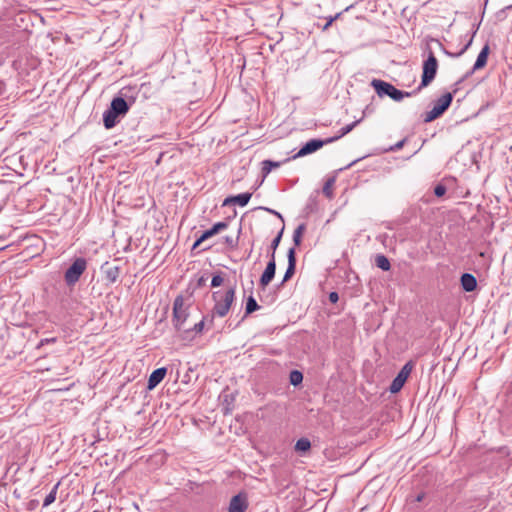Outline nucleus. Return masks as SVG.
Here are the masks:
<instances>
[{"instance_id": "obj_1", "label": "nucleus", "mask_w": 512, "mask_h": 512, "mask_svg": "<svg viewBox=\"0 0 512 512\" xmlns=\"http://www.w3.org/2000/svg\"><path fill=\"white\" fill-rule=\"evenodd\" d=\"M129 111L127 101L122 97H115L110 103L109 108L103 113V123L106 129H112Z\"/></svg>"}, {"instance_id": "obj_2", "label": "nucleus", "mask_w": 512, "mask_h": 512, "mask_svg": "<svg viewBox=\"0 0 512 512\" xmlns=\"http://www.w3.org/2000/svg\"><path fill=\"white\" fill-rule=\"evenodd\" d=\"M235 299V287H230L225 292L216 291L213 293L215 305L213 307V315L224 317L228 314L232 303Z\"/></svg>"}, {"instance_id": "obj_3", "label": "nucleus", "mask_w": 512, "mask_h": 512, "mask_svg": "<svg viewBox=\"0 0 512 512\" xmlns=\"http://www.w3.org/2000/svg\"><path fill=\"white\" fill-rule=\"evenodd\" d=\"M371 86L375 89V91L379 97L388 96L397 102L401 101L405 97H410L416 93V91H413V92L401 91V90L397 89L396 87H394L392 84H390L386 81L380 80V79H373L371 81Z\"/></svg>"}, {"instance_id": "obj_4", "label": "nucleus", "mask_w": 512, "mask_h": 512, "mask_svg": "<svg viewBox=\"0 0 512 512\" xmlns=\"http://www.w3.org/2000/svg\"><path fill=\"white\" fill-rule=\"evenodd\" d=\"M188 307L184 303L183 296L179 295L175 298L173 303V318L172 323L178 332L188 333V328L185 327V322L188 319Z\"/></svg>"}, {"instance_id": "obj_5", "label": "nucleus", "mask_w": 512, "mask_h": 512, "mask_svg": "<svg viewBox=\"0 0 512 512\" xmlns=\"http://www.w3.org/2000/svg\"><path fill=\"white\" fill-rule=\"evenodd\" d=\"M87 260L83 257L76 258L64 273L67 286L73 287L87 269Z\"/></svg>"}, {"instance_id": "obj_6", "label": "nucleus", "mask_w": 512, "mask_h": 512, "mask_svg": "<svg viewBox=\"0 0 512 512\" xmlns=\"http://www.w3.org/2000/svg\"><path fill=\"white\" fill-rule=\"evenodd\" d=\"M438 69V61L433 54V52H429L427 59L423 63V72L422 79L417 91H420L422 88L428 86L435 78Z\"/></svg>"}, {"instance_id": "obj_7", "label": "nucleus", "mask_w": 512, "mask_h": 512, "mask_svg": "<svg viewBox=\"0 0 512 512\" xmlns=\"http://www.w3.org/2000/svg\"><path fill=\"white\" fill-rule=\"evenodd\" d=\"M453 95L451 93H445L439 99H437L433 108L425 114L424 122L429 123L440 117L451 105Z\"/></svg>"}, {"instance_id": "obj_8", "label": "nucleus", "mask_w": 512, "mask_h": 512, "mask_svg": "<svg viewBox=\"0 0 512 512\" xmlns=\"http://www.w3.org/2000/svg\"><path fill=\"white\" fill-rule=\"evenodd\" d=\"M411 371H412V364H411V362H407L402 367V369L399 371L397 376L393 379V381L389 387V390L391 393H397L402 389V387L404 386Z\"/></svg>"}, {"instance_id": "obj_9", "label": "nucleus", "mask_w": 512, "mask_h": 512, "mask_svg": "<svg viewBox=\"0 0 512 512\" xmlns=\"http://www.w3.org/2000/svg\"><path fill=\"white\" fill-rule=\"evenodd\" d=\"M330 142H326L325 140L321 139H311L308 142H306L301 149L297 152V154L294 156V158L297 157H303L308 154H311L318 149L322 148L325 144H329Z\"/></svg>"}, {"instance_id": "obj_10", "label": "nucleus", "mask_w": 512, "mask_h": 512, "mask_svg": "<svg viewBox=\"0 0 512 512\" xmlns=\"http://www.w3.org/2000/svg\"><path fill=\"white\" fill-rule=\"evenodd\" d=\"M276 272V262L273 255H270V261L267 263L265 270L263 271L259 285L265 288L274 278Z\"/></svg>"}, {"instance_id": "obj_11", "label": "nucleus", "mask_w": 512, "mask_h": 512, "mask_svg": "<svg viewBox=\"0 0 512 512\" xmlns=\"http://www.w3.org/2000/svg\"><path fill=\"white\" fill-rule=\"evenodd\" d=\"M248 507L247 498L243 494L232 497L229 504V512H245Z\"/></svg>"}, {"instance_id": "obj_12", "label": "nucleus", "mask_w": 512, "mask_h": 512, "mask_svg": "<svg viewBox=\"0 0 512 512\" xmlns=\"http://www.w3.org/2000/svg\"><path fill=\"white\" fill-rule=\"evenodd\" d=\"M489 51H490L489 45L485 44L484 47L481 49L480 53L478 54L477 59L473 65L472 69L467 73L466 76L472 75L476 70H479L486 65Z\"/></svg>"}, {"instance_id": "obj_13", "label": "nucleus", "mask_w": 512, "mask_h": 512, "mask_svg": "<svg viewBox=\"0 0 512 512\" xmlns=\"http://www.w3.org/2000/svg\"><path fill=\"white\" fill-rule=\"evenodd\" d=\"M102 273L104 275V279L109 283L113 284L115 283L120 275V267L119 266H109L106 262L101 267Z\"/></svg>"}, {"instance_id": "obj_14", "label": "nucleus", "mask_w": 512, "mask_h": 512, "mask_svg": "<svg viewBox=\"0 0 512 512\" xmlns=\"http://www.w3.org/2000/svg\"><path fill=\"white\" fill-rule=\"evenodd\" d=\"M166 373L167 368L165 367L155 369L149 376L147 384L148 390H153L158 384H160L166 376Z\"/></svg>"}, {"instance_id": "obj_15", "label": "nucleus", "mask_w": 512, "mask_h": 512, "mask_svg": "<svg viewBox=\"0 0 512 512\" xmlns=\"http://www.w3.org/2000/svg\"><path fill=\"white\" fill-rule=\"evenodd\" d=\"M288 258V267L286 269V272L284 274L282 283L288 281L295 273L296 269V256H295V248L292 247L288 250L287 253Z\"/></svg>"}, {"instance_id": "obj_16", "label": "nucleus", "mask_w": 512, "mask_h": 512, "mask_svg": "<svg viewBox=\"0 0 512 512\" xmlns=\"http://www.w3.org/2000/svg\"><path fill=\"white\" fill-rule=\"evenodd\" d=\"M460 282H461V286H462L463 290L466 292H472L477 287V280L470 273H464L461 276Z\"/></svg>"}, {"instance_id": "obj_17", "label": "nucleus", "mask_w": 512, "mask_h": 512, "mask_svg": "<svg viewBox=\"0 0 512 512\" xmlns=\"http://www.w3.org/2000/svg\"><path fill=\"white\" fill-rule=\"evenodd\" d=\"M252 194L249 192L241 193L236 196H231L225 199L223 205H227L228 203H236L241 207H244L248 204L249 200L251 199Z\"/></svg>"}, {"instance_id": "obj_18", "label": "nucleus", "mask_w": 512, "mask_h": 512, "mask_svg": "<svg viewBox=\"0 0 512 512\" xmlns=\"http://www.w3.org/2000/svg\"><path fill=\"white\" fill-rule=\"evenodd\" d=\"M228 223L227 222H217L215 223L210 229L204 231L201 234V240H207L208 238L218 234L219 232L227 229Z\"/></svg>"}, {"instance_id": "obj_19", "label": "nucleus", "mask_w": 512, "mask_h": 512, "mask_svg": "<svg viewBox=\"0 0 512 512\" xmlns=\"http://www.w3.org/2000/svg\"><path fill=\"white\" fill-rule=\"evenodd\" d=\"M362 119H359V120H356L344 127H342L338 133V135L336 136H333V137H330V138H327L326 139V142H334V141H337L338 139L342 138L343 136H345L346 134H348L349 132H351L360 122H361Z\"/></svg>"}, {"instance_id": "obj_20", "label": "nucleus", "mask_w": 512, "mask_h": 512, "mask_svg": "<svg viewBox=\"0 0 512 512\" xmlns=\"http://www.w3.org/2000/svg\"><path fill=\"white\" fill-rule=\"evenodd\" d=\"M206 319L207 318L204 317L201 321L195 323L192 328H188L189 332L184 333V337L185 338H193L194 335L201 333L203 331Z\"/></svg>"}, {"instance_id": "obj_21", "label": "nucleus", "mask_w": 512, "mask_h": 512, "mask_svg": "<svg viewBox=\"0 0 512 512\" xmlns=\"http://www.w3.org/2000/svg\"><path fill=\"white\" fill-rule=\"evenodd\" d=\"M375 264L383 271H389L391 268L389 259L382 254L376 256Z\"/></svg>"}, {"instance_id": "obj_22", "label": "nucleus", "mask_w": 512, "mask_h": 512, "mask_svg": "<svg viewBox=\"0 0 512 512\" xmlns=\"http://www.w3.org/2000/svg\"><path fill=\"white\" fill-rule=\"evenodd\" d=\"M311 448V443L307 438H300L295 444V450L298 452H306Z\"/></svg>"}, {"instance_id": "obj_23", "label": "nucleus", "mask_w": 512, "mask_h": 512, "mask_svg": "<svg viewBox=\"0 0 512 512\" xmlns=\"http://www.w3.org/2000/svg\"><path fill=\"white\" fill-rule=\"evenodd\" d=\"M305 224H300L293 232V242L295 246H299L301 244L302 235L305 231Z\"/></svg>"}, {"instance_id": "obj_24", "label": "nucleus", "mask_w": 512, "mask_h": 512, "mask_svg": "<svg viewBox=\"0 0 512 512\" xmlns=\"http://www.w3.org/2000/svg\"><path fill=\"white\" fill-rule=\"evenodd\" d=\"M259 309V305L253 296H249L246 302L245 314H251Z\"/></svg>"}, {"instance_id": "obj_25", "label": "nucleus", "mask_w": 512, "mask_h": 512, "mask_svg": "<svg viewBox=\"0 0 512 512\" xmlns=\"http://www.w3.org/2000/svg\"><path fill=\"white\" fill-rule=\"evenodd\" d=\"M279 166H280L279 162H274L271 160H264L262 162V173L264 176H266L272 171L273 168H276Z\"/></svg>"}, {"instance_id": "obj_26", "label": "nucleus", "mask_w": 512, "mask_h": 512, "mask_svg": "<svg viewBox=\"0 0 512 512\" xmlns=\"http://www.w3.org/2000/svg\"><path fill=\"white\" fill-rule=\"evenodd\" d=\"M58 486H59V483L54 485L52 490L46 495V497L44 499V502H43V506L44 507L49 506L50 504H52L56 500Z\"/></svg>"}, {"instance_id": "obj_27", "label": "nucleus", "mask_w": 512, "mask_h": 512, "mask_svg": "<svg viewBox=\"0 0 512 512\" xmlns=\"http://www.w3.org/2000/svg\"><path fill=\"white\" fill-rule=\"evenodd\" d=\"M289 380L292 385L297 386L302 383L303 374L298 370H293L290 372Z\"/></svg>"}, {"instance_id": "obj_28", "label": "nucleus", "mask_w": 512, "mask_h": 512, "mask_svg": "<svg viewBox=\"0 0 512 512\" xmlns=\"http://www.w3.org/2000/svg\"><path fill=\"white\" fill-rule=\"evenodd\" d=\"M335 183V178H329L323 186V194L331 199L333 197L332 187Z\"/></svg>"}, {"instance_id": "obj_29", "label": "nucleus", "mask_w": 512, "mask_h": 512, "mask_svg": "<svg viewBox=\"0 0 512 512\" xmlns=\"http://www.w3.org/2000/svg\"><path fill=\"white\" fill-rule=\"evenodd\" d=\"M476 32H477V29H475L472 32L469 40L467 41V43L464 45V47L458 53L452 54V53H449V52L446 51V54L449 55V56H452V57H459V56H461L471 46Z\"/></svg>"}, {"instance_id": "obj_30", "label": "nucleus", "mask_w": 512, "mask_h": 512, "mask_svg": "<svg viewBox=\"0 0 512 512\" xmlns=\"http://www.w3.org/2000/svg\"><path fill=\"white\" fill-rule=\"evenodd\" d=\"M283 232H284V225L282 226V228L279 231V233L277 234V236L271 242V245H270V248L272 250L271 255H273L274 257H275V251H276V249L278 248V246L280 244Z\"/></svg>"}, {"instance_id": "obj_31", "label": "nucleus", "mask_w": 512, "mask_h": 512, "mask_svg": "<svg viewBox=\"0 0 512 512\" xmlns=\"http://www.w3.org/2000/svg\"><path fill=\"white\" fill-rule=\"evenodd\" d=\"M445 193H446V187L443 184H438V185L435 186L434 194L437 197H442V196L445 195Z\"/></svg>"}, {"instance_id": "obj_32", "label": "nucleus", "mask_w": 512, "mask_h": 512, "mask_svg": "<svg viewBox=\"0 0 512 512\" xmlns=\"http://www.w3.org/2000/svg\"><path fill=\"white\" fill-rule=\"evenodd\" d=\"M223 283V278L221 275H214L211 280L212 287H218Z\"/></svg>"}, {"instance_id": "obj_33", "label": "nucleus", "mask_w": 512, "mask_h": 512, "mask_svg": "<svg viewBox=\"0 0 512 512\" xmlns=\"http://www.w3.org/2000/svg\"><path fill=\"white\" fill-rule=\"evenodd\" d=\"M56 340L57 339L55 337L41 339L40 342L37 345V348H40V347H42L44 345H47V344L55 343Z\"/></svg>"}, {"instance_id": "obj_34", "label": "nucleus", "mask_w": 512, "mask_h": 512, "mask_svg": "<svg viewBox=\"0 0 512 512\" xmlns=\"http://www.w3.org/2000/svg\"><path fill=\"white\" fill-rule=\"evenodd\" d=\"M340 16V13L336 14L335 16H331L328 21L326 22V24L323 26L322 30L323 31H326L330 26L331 24Z\"/></svg>"}, {"instance_id": "obj_35", "label": "nucleus", "mask_w": 512, "mask_h": 512, "mask_svg": "<svg viewBox=\"0 0 512 512\" xmlns=\"http://www.w3.org/2000/svg\"><path fill=\"white\" fill-rule=\"evenodd\" d=\"M404 143H405V139L397 142L396 144L392 145L388 151H398L400 150L403 146H404Z\"/></svg>"}, {"instance_id": "obj_36", "label": "nucleus", "mask_w": 512, "mask_h": 512, "mask_svg": "<svg viewBox=\"0 0 512 512\" xmlns=\"http://www.w3.org/2000/svg\"><path fill=\"white\" fill-rule=\"evenodd\" d=\"M260 209H263V210H265V211H267L269 213H272L273 215H275L278 218H280L282 222H284V219H283L282 215L279 212H277V211H275L273 209H270V208H266V207H260Z\"/></svg>"}, {"instance_id": "obj_37", "label": "nucleus", "mask_w": 512, "mask_h": 512, "mask_svg": "<svg viewBox=\"0 0 512 512\" xmlns=\"http://www.w3.org/2000/svg\"><path fill=\"white\" fill-rule=\"evenodd\" d=\"M338 299H339V296H338V294H337L336 292H331V293L329 294V300H330V302H332V303H336V302L338 301Z\"/></svg>"}, {"instance_id": "obj_38", "label": "nucleus", "mask_w": 512, "mask_h": 512, "mask_svg": "<svg viewBox=\"0 0 512 512\" xmlns=\"http://www.w3.org/2000/svg\"><path fill=\"white\" fill-rule=\"evenodd\" d=\"M205 240H201V236L194 242L193 244V247L192 249H195L196 247H198L202 242H204Z\"/></svg>"}, {"instance_id": "obj_39", "label": "nucleus", "mask_w": 512, "mask_h": 512, "mask_svg": "<svg viewBox=\"0 0 512 512\" xmlns=\"http://www.w3.org/2000/svg\"><path fill=\"white\" fill-rule=\"evenodd\" d=\"M225 240H226V243H227L228 245H230V246H233V245H234V240H233V238H232V237L227 236V237L225 238Z\"/></svg>"}, {"instance_id": "obj_40", "label": "nucleus", "mask_w": 512, "mask_h": 512, "mask_svg": "<svg viewBox=\"0 0 512 512\" xmlns=\"http://www.w3.org/2000/svg\"><path fill=\"white\" fill-rule=\"evenodd\" d=\"M478 255L481 258H489L490 259V256L487 254V252H480Z\"/></svg>"}, {"instance_id": "obj_41", "label": "nucleus", "mask_w": 512, "mask_h": 512, "mask_svg": "<svg viewBox=\"0 0 512 512\" xmlns=\"http://www.w3.org/2000/svg\"><path fill=\"white\" fill-rule=\"evenodd\" d=\"M357 161H359V159H357V160H355V161L351 162L350 164H348L346 168H350V167H351V166H353Z\"/></svg>"}]
</instances>
